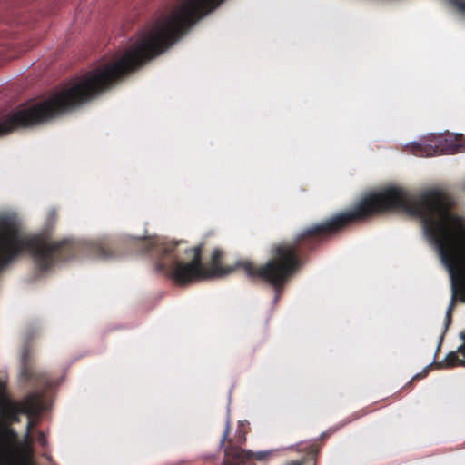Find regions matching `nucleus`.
I'll return each instance as SVG.
<instances>
[{"label":"nucleus","mask_w":465,"mask_h":465,"mask_svg":"<svg viewBox=\"0 0 465 465\" xmlns=\"http://www.w3.org/2000/svg\"><path fill=\"white\" fill-rule=\"evenodd\" d=\"M391 210H399V187H388L361 199L351 209L332 215L321 223L302 230L293 239L271 245L270 259L262 265L249 261L234 266H223V252L213 250L211 266L202 262L203 246L181 250L183 242H164L158 238H141L134 243L138 252L155 259V271L164 273L178 285L222 277L242 269L252 280L269 284L274 291L277 303L286 284L308 262L310 253L349 225Z\"/></svg>","instance_id":"nucleus-1"},{"label":"nucleus","mask_w":465,"mask_h":465,"mask_svg":"<svg viewBox=\"0 0 465 465\" xmlns=\"http://www.w3.org/2000/svg\"><path fill=\"white\" fill-rule=\"evenodd\" d=\"M223 0H179L173 9L143 30L134 43V71L172 46Z\"/></svg>","instance_id":"nucleus-2"},{"label":"nucleus","mask_w":465,"mask_h":465,"mask_svg":"<svg viewBox=\"0 0 465 465\" xmlns=\"http://www.w3.org/2000/svg\"><path fill=\"white\" fill-rule=\"evenodd\" d=\"M43 398L44 393L35 391L15 401L8 395L5 382L0 381V418L11 425L20 422V415L25 414L28 418L25 431L32 433L44 409Z\"/></svg>","instance_id":"nucleus-3"},{"label":"nucleus","mask_w":465,"mask_h":465,"mask_svg":"<svg viewBox=\"0 0 465 465\" xmlns=\"http://www.w3.org/2000/svg\"><path fill=\"white\" fill-rule=\"evenodd\" d=\"M273 454L272 450L252 452L232 444V440L224 449L223 465H255L254 461H265Z\"/></svg>","instance_id":"nucleus-4"},{"label":"nucleus","mask_w":465,"mask_h":465,"mask_svg":"<svg viewBox=\"0 0 465 465\" xmlns=\"http://www.w3.org/2000/svg\"><path fill=\"white\" fill-rule=\"evenodd\" d=\"M20 375L24 381L28 382L35 388L45 390L54 386L53 380L46 372L34 368L27 351H25L22 354Z\"/></svg>","instance_id":"nucleus-5"},{"label":"nucleus","mask_w":465,"mask_h":465,"mask_svg":"<svg viewBox=\"0 0 465 465\" xmlns=\"http://www.w3.org/2000/svg\"><path fill=\"white\" fill-rule=\"evenodd\" d=\"M92 252L95 257L103 260H108L118 256L115 247L112 243L105 242L94 244Z\"/></svg>","instance_id":"nucleus-6"},{"label":"nucleus","mask_w":465,"mask_h":465,"mask_svg":"<svg viewBox=\"0 0 465 465\" xmlns=\"http://www.w3.org/2000/svg\"><path fill=\"white\" fill-rule=\"evenodd\" d=\"M319 448L315 445H311L308 449L307 454L301 460H290L284 465H316L317 455Z\"/></svg>","instance_id":"nucleus-7"},{"label":"nucleus","mask_w":465,"mask_h":465,"mask_svg":"<svg viewBox=\"0 0 465 465\" xmlns=\"http://www.w3.org/2000/svg\"><path fill=\"white\" fill-rule=\"evenodd\" d=\"M411 152L416 156H432L438 153V146L415 143L411 145Z\"/></svg>","instance_id":"nucleus-8"},{"label":"nucleus","mask_w":465,"mask_h":465,"mask_svg":"<svg viewBox=\"0 0 465 465\" xmlns=\"http://www.w3.org/2000/svg\"><path fill=\"white\" fill-rule=\"evenodd\" d=\"M229 431H230V424H229V421H227L226 428L224 430L223 437V440H222L223 443L227 441V445L226 446L229 445V441L230 440H232L233 445L238 446V447H240V445L243 444L246 441L245 433L242 432V430H240L238 432L237 439H236L235 442L232 439H228Z\"/></svg>","instance_id":"nucleus-9"},{"label":"nucleus","mask_w":465,"mask_h":465,"mask_svg":"<svg viewBox=\"0 0 465 465\" xmlns=\"http://www.w3.org/2000/svg\"><path fill=\"white\" fill-rule=\"evenodd\" d=\"M452 292H453V293H452V297H451V302L448 307L447 313H446V328H448L451 322V313L455 307V302H456V295H457V292H458V287H457V284L455 282H452Z\"/></svg>","instance_id":"nucleus-10"},{"label":"nucleus","mask_w":465,"mask_h":465,"mask_svg":"<svg viewBox=\"0 0 465 465\" xmlns=\"http://www.w3.org/2000/svg\"><path fill=\"white\" fill-rule=\"evenodd\" d=\"M462 16H465V0H447Z\"/></svg>","instance_id":"nucleus-11"},{"label":"nucleus","mask_w":465,"mask_h":465,"mask_svg":"<svg viewBox=\"0 0 465 465\" xmlns=\"http://www.w3.org/2000/svg\"><path fill=\"white\" fill-rule=\"evenodd\" d=\"M446 362L449 366H455L460 362V359L455 352H450L446 357ZM460 362L463 364V361Z\"/></svg>","instance_id":"nucleus-12"},{"label":"nucleus","mask_w":465,"mask_h":465,"mask_svg":"<svg viewBox=\"0 0 465 465\" xmlns=\"http://www.w3.org/2000/svg\"><path fill=\"white\" fill-rule=\"evenodd\" d=\"M36 440L37 442L42 445L43 447L46 445L47 440L45 438V435L43 431H38L36 435Z\"/></svg>","instance_id":"nucleus-13"},{"label":"nucleus","mask_w":465,"mask_h":465,"mask_svg":"<svg viewBox=\"0 0 465 465\" xmlns=\"http://www.w3.org/2000/svg\"><path fill=\"white\" fill-rule=\"evenodd\" d=\"M364 413L361 412V411H359V412H355L353 413L351 418L349 419V421H351V420H357L358 418L363 416Z\"/></svg>","instance_id":"nucleus-14"},{"label":"nucleus","mask_w":465,"mask_h":465,"mask_svg":"<svg viewBox=\"0 0 465 465\" xmlns=\"http://www.w3.org/2000/svg\"><path fill=\"white\" fill-rule=\"evenodd\" d=\"M458 147H459V145H454V148H453L452 150H450V153H456V152L458 151V150H457V149H458Z\"/></svg>","instance_id":"nucleus-15"},{"label":"nucleus","mask_w":465,"mask_h":465,"mask_svg":"<svg viewBox=\"0 0 465 465\" xmlns=\"http://www.w3.org/2000/svg\"><path fill=\"white\" fill-rule=\"evenodd\" d=\"M421 374H417L413 379H418V378H421Z\"/></svg>","instance_id":"nucleus-16"}]
</instances>
